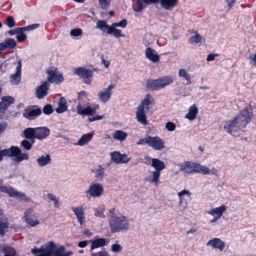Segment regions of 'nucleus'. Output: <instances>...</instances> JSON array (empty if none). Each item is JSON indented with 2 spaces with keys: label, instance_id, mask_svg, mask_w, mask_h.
I'll use <instances>...</instances> for the list:
<instances>
[{
  "label": "nucleus",
  "instance_id": "5fc2aeb1",
  "mask_svg": "<svg viewBox=\"0 0 256 256\" xmlns=\"http://www.w3.org/2000/svg\"><path fill=\"white\" fill-rule=\"evenodd\" d=\"M178 76L180 77H183L186 80L190 78V75L186 72L184 69H180L178 71Z\"/></svg>",
  "mask_w": 256,
  "mask_h": 256
},
{
  "label": "nucleus",
  "instance_id": "412c9836",
  "mask_svg": "<svg viewBox=\"0 0 256 256\" xmlns=\"http://www.w3.org/2000/svg\"><path fill=\"white\" fill-rule=\"evenodd\" d=\"M114 84H110L106 88L103 89L99 92L98 96L103 102H108L112 95V90L114 88Z\"/></svg>",
  "mask_w": 256,
  "mask_h": 256
},
{
  "label": "nucleus",
  "instance_id": "aec40b11",
  "mask_svg": "<svg viewBox=\"0 0 256 256\" xmlns=\"http://www.w3.org/2000/svg\"><path fill=\"white\" fill-rule=\"evenodd\" d=\"M50 134V130L46 126L36 128L35 138L42 140L46 138Z\"/></svg>",
  "mask_w": 256,
  "mask_h": 256
},
{
  "label": "nucleus",
  "instance_id": "774afa93",
  "mask_svg": "<svg viewBox=\"0 0 256 256\" xmlns=\"http://www.w3.org/2000/svg\"><path fill=\"white\" fill-rule=\"evenodd\" d=\"M103 116H94L89 118L88 119H89V120L90 122H94V121H96V120H102L103 118Z\"/></svg>",
  "mask_w": 256,
  "mask_h": 256
},
{
  "label": "nucleus",
  "instance_id": "473e14b6",
  "mask_svg": "<svg viewBox=\"0 0 256 256\" xmlns=\"http://www.w3.org/2000/svg\"><path fill=\"white\" fill-rule=\"evenodd\" d=\"M226 210V206L222 204L218 208L211 209L208 213L213 216H218L220 218Z\"/></svg>",
  "mask_w": 256,
  "mask_h": 256
},
{
  "label": "nucleus",
  "instance_id": "f8f14e48",
  "mask_svg": "<svg viewBox=\"0 0 256 256\" xmlns=\"http://www.w3.org/2000/svg\"><path fill=\"white\" fill-rule=\"evenodd\" d=\"M104 188L100 184H92L88 190L86 192V197L90 198L92 197H99L103 193Z\"/></svg>",
  "mask_w": 256,
  "mask_h": 256
},
{
  "label": "nucleus",
  "instance_id": "ea45409f",
  "mask_svg": "<svg viewBox=\"0 0 256 256\" xmlns=\"http://www.w3.org/2000/svg\"><path fill=\"white\" fill-rule=\"evenodd\" d=\"M92 172L95 174L94 177L98 180H101L103 178L104 170L100 165L98 166V169L92 170Z\"/></svg>",
  "mask_w": 256,
  "mask_h": 256
},
{
  "label": "nucleus",
  "instance_id": "79ce46f5",
  "mask_svg": "<svg viewBox=\"0 0 256 256\" xmlns=\"http://www.w3.org/2000/svg\"><path fill=\"white\" fill-rule=\"evenodd\" d=\"M94 216L100 218H104L105 215L104 214V207L103 206H101L98 208H94Z\"/></svg>",
  "mask_w": 256,
  "mask_h": 256
},
{
  "label": "nucleus",
  "instance_id": "cd10ccee",
  "mask_svg": "<svg viewBox=\"0 0 256 256\" xmlns=\"http://www.w3.org/2000/svg\"><path fill=\"white\" fill-rule=\"evenodd\" d=\"M136 114L137 120L138 122L142 124L143 126H144L148 125V122L146 120V116L144 113V109H142V108H140L138 107Z\"/></svg>",
  "mask_w": 256,
  "mask_h": 256
},
{
  "label": "nucleus",
  "instance_id": "a878e982",
  "mask_svg": "<svg viewBox=\"0 0 256 256\" xmlns=\"http://www.w3.org/2000/svg\"><path fill=\"white\" fill-rule=\"evenodd\" d=\"M207 246H212L213 248H218L222 251L225 246L224 242L218 238H214L208 241L206 244Z\"/></svg>",
  "mask_w": 256,
  "mask_h": 256
},
{
  "label": "nucleus",
  "instance_id": "e433bc0d",
  "mask_svg": "<svg viewBox=\"0 0 256 256\" xmlns=\"http://www.w3.org/2000/svg\"><path fill=\"white\" fill-rule=\"evenodd\" d=\"M93 136V133H88L83 134L77 142V144L79 146H83L85 144L92 139Z\"/></svg>",
  "mask_w": 256,
  "mask_h": 256
},
{
  "label": "nucleus",
  "instance_id": "dca6fc26",
  "mask_svg": "<svg viewBox=\"0 0 256 256\" xmlns=\"http://www.w3.org/2000/svg\"><path fill=\"white\" fill-rule=\"evenodd\" d=\"M164 142L160 137L150 136L148 146L155 150H160L164 148Z\"/></svg>",
  "mask_w": 256,
  "mask_h": 256
},
{
  "label": "nucleus",
  "instance_id": "f3484780",
  "mask_svg": "<svg viewBox=\"0 0 256 256\" xmlns=\"http://www.w3.org/2000/svg\"><path fill=\"white\" fill-rule=\"evenodd\" d=\"M152 4H158V0H136L134 10L136 12H140Z\"/></svg>",
  "mask_w": 256,
  "mask_h": 256
},
{
  "label": "nucleus",
  "instance_id": "6e6552de",
  "mask_svg": "<svg viewBox=\"0 0 256 256\" xmlns=\"http://www.w3.org/2000/svg\"><path fill=\"white\" fill-rule=\"evenodd\" d=\"M74 74L82 78L84 83L90 84L92 82L94 72L92 70L80 67L75 69Z\"/></svg>",
  "mask_w": 256,
  "mask_h": 256
},
{
  "label": "nucleus",
  "instance_id": "8fccbe9b",
  "mask_svg": "<svg viewBox=\"0 0 256 256\" xmlns=\"http://www.w3.org/2000/svg\"><path fill=\"white\" fill-rule=\"evenodd\" d=\"M4 100V103L8 107L14 102V98L12 96H4L2 98Z\"/></svg>",
  "mask_w": 256,
  "mask_h": 256
},
{
  "label": "nucleus",
  "instance_id": "a18cd8bd",
  "mask_svg": "<svg viewBox=\"0 0 256 256\" xmlns=\"http://www.w3.org/2000/svg\"><path fill=\"white\" fill-rule=\"evenodd\" d=\"M122 30L119 29H116L111 30H110L109 31H108V34H112L115 38H118V37H124V35L122 34L121 33Z\"/></svg>",
  "mask_w": 256,
  "mask_h": 256
},
{
  "label": "nucleus",
  "instance_id": "c85d7f7f",
  "mask_svg": "<svg viewBox=\"0 0 256 256\" xmlns=\"http://www.w3.org/2000/svg\"><path fill=\"white\" fill-rule=\"evenodd\" d=\"M178 0H158L161 6L165 10H171L176 6Z\"/></svg>",
  "mask_w": 256,
  "mask_h": 256
},
{
  "label": "nucleus",
  "instance_id": "052dcab7",
  "mask_svg": "<svg viewBox=\"0 0 256 256\" xmlns=\"http://www.w3.org/2000/svg\"><path fill=\"white\" fill-rule=\"evenodd\" d=\"M149 138L150 136H147L145 138L140 139L137 142V144L138 145H143L145 144H149Z\"/></svg>",
  "mask_w": 256,
  "mask_h": 256
},
{
  "label": "nucleus",
  "instance_id": "393cba45",
  "mask_svg": "<svg viewBox=\"0 0 256 256\" xmlns=\"http://www.w3.org/2000/svg\"><path fill=\"white\" fill-rule=\"evenodd\" d=\"M92 243L90 251L92 252L95 248L107 246L108 240L105 238H98L90 240Z\"/></svg>",
  "mask_w": 256,
  "mask_h": 256
},
{
  "label": "nucleus",
  "instance_id": "7c9ffc66",
  "mask_svg": "<svg viewBox=\"0 0 256 256\" xmlns=\"http://www.w3.org/2000/svg\"><path fill=\"white\" fill-rule=\"evenodd\" d=\"M51 160L50 156L48 154L42 155L36 159V162L40 167H44L50 164Z\"/></svg>",
  "mask_w": 256,
  "mask_h": 256
},
{
  "label": "nucleus",
  "instance_id": "0e129e2a",
  "mask_svg": "<svg viewBox=\"0 0 256 256\" xmlns=\"http://www.w3.org/2000/svg\"><path fill=\"white\" fill-rule=\"evenodd\" d=\"M119 27L124 28L127 25V20L126 19H122L120 22H118Z\"/></svg>",
  "mask_w": 256,
  "mask_h": 256
},
{
  "label": "nucleus",
  "instance_id": "338daca9",
  "mask_svg": "<svg viewBox=\"0 0 256 256\" xmlns=\"http://www.w3.org/2000/svg\"><path fill=\"white\" fill-rule=\"evenodd\" d=\"M218 56V54H208L206 58V60L208 62H210L214 60L216 56Z\"/></svg>",
  "mask_w": 256,
  "mask_h": 256
},
{
  "label": "nucleus",
  "instance_id": "7ed1b4c3",
  "mask_svg": "<svg viewBox=\"0 0 256 256\" xmlns=\"http://www.w3.org/2000/svg\"><path fill=\"white\" fill-rule=\"evenodd\" d=\"M180 170L187 174L202 173L203 174H208L210 171L206 167L189 161L182 164L180 166Z\"/></svg>",
  "mask_w": 256,
  "mask_h": 256
},
{
  "label": "nucleus",
  "instance_id": "9d476101",
  "mask_svg": "<svg viewBox=\"0 0 256 256\" xmlns=\"http://www.w3.org/2000/svg\"><path fill=\"white\" fill-rule=\"evenodd\" d=\"M0 191L2 192L7 194L11 198H16L18 199L25 198L26 200L27 199L25 194L20 192H18L14 188L11 186H0Z\"/></svg>",
  "mask_w": 256,
  "mask_h": 256
},
{
  "label": "nucleus",
  "instance_id": "20e7f679",
  "mask_svg": "<svg viewBox=\"0 0 256 256\" xmlns=\"http://www.w3.org/2000/svg\"><path fill=\"white\" fill-rule=\"evenodd\" d=\"M172 82L170 76H163L156 80H148L146 82L148 89L157 90L163 88L164 86Z\"/></svg>",
  "mask_w": 256,
  "mask_h": 256
},
{
  "label": "nucleus",
  "instance_id": "c756f323",
  "mask_svg": "<svg viewBox=\"0 0 256 256\" xmlns=\"http://www.w3.org/2000/svg\"><path fill=\"white\" fill-rule=\"evenodd\" d=\"M154 50L150 47L146 48L145 52L146 56L153 62H156L159 61L160 56L158 55L154 54Z\"/></svg>",
  "mask_w": 256,
  "mask_h": 256
},
{
  "label": "nucleus",
  "instance_id": "9b49d317",
  "mask_svg": "<svg viewBox=\"0 0 256 256\" xmlns=\"http://www.w3.org/2000/svg\"><path fill=\"white\" fill-rule=\"evenodd\" d=\"M0 191L2 192L7 194L11 198H16L18 199L25 198L26 200L27 199L25 194L20 192H18L14 188L11 186H0Z\"/></svg>",
  "mask_w": 256,
  "mask_h": 256
},
{
  "label": "nucleus",
  "instance_id": "49530a36",
  "mask_svg": "<svg viewBox=\"0 0 256 256\" xmlns=\"http://www.w3.org/2000/svg\"><path fill=\"white\" fill-rule=\"evenodd\" d=\"M43 112L46 115H49L52 114L54 112V110L52 104H46L45 105L42 109Z\"/></svg>",
  "mask_w": 256,
  "mask_h": 256
},
{
  "label": "nucleus",
  "instance_id": "4c0bfd02",
  "mask_svg": "<svg viewBox=\"0 0 256 256\" xmlns=\"http://www.w3.org/2000/svg\"><path fill=\"white\" fill-rule=\"evenodd\" d=\"M96 28L101 30L103 32L108 34V31L110 26L108 25L106 22L103 20H98L96 22Z\"/></svg>",
  "mask_w": 256,
  "mask_h": 256
},
{
  "label": "nucleus",
  "instance_id": "bf43d9fd",
  "mask_svg": "<svg viewBox=\"0 0 256 256\" xmlns=\"http://www.w3.org/2000/svg\"><path fill=\"white\" fill-rule=\"evenodd\" d=\"M122 250V246L119 244H114L112 246V250L114 252H118Z\"/></svg>",
  "mask_w": 256,
  "mask_h": 256
},
{
  "label": "nucleus",
  "instance_id": "603ef678",
  "mask_svg": "<svg viewBox=\"0 0 256 256\" xmlns=\"http://www.w3.org/2000/svg\"><path fill=\"white\" fill-rule=\"evenodd\" d=\"M82 33V30L80 28H76L70 30V34L72 36H80Z\"/></svg>",
  "mask_w": 256,
  "mask_h": 256
},
{
  "label": "nucleus",
  "instance_id": "de8ad7c7",
  "mask_svg": "<svg viewBox=\"0 0 256 256\" xmlns=\"http://www.w3.org/2000/svg\"><path fill=\"white\" fill-rule=\"evenodd\" d=\"M6 24L10 28H13L15 26L16 21L12 16H9L6 18Z\"/></svg>",
  "mask_w": 256,
  "mask_h": 256
},
{
  "label": "nucleus",
  "instance_id": "b1692460",
  "mask_svg": "<svg viewBox=\"0 0 256 256\" xmlns=\"http://www.w3.org/2000/svg\"><path fill=\"white\" fill-rule=\"evenodd\" d=\"M21 70L22 63L21 60L18 62V66L16 67V72L15 74H12L10 77V81L13 85H16L20 83L21 80Z\"/></svg>",
  "mask_w": 256,
  "mask_h": 256
},
{
  "label": "nucleus",
  "instance_id": "bb28decb",
  "mask_svg": "<svg viewBox=\"0 0 256 256\" xmlns=\"http://www.w3.org/2000/svg\"><path fill=\"white\" fill-rule=\"evenodd\" d=\"M154 104V97L150 94L146 95L144 98L142 100L140 104L138 106V108H142L144 110L146 108L147 110H149L148 106L150 104Z\"/></svg>",
  "mask_w": 256,
  "mask_h": 256
},
{
  "label": "nucleus",
  "instance_id": "0eeeda50",
  "mask_svg": "<svg viewBox=\"0 0 256 256\" xmlns=\"http://www.w3.org/2000/svg\"><path fill=\"white\" fill-rule=\"evenodd\" d=\"M236 119L240 128L243 129L246 125L251 120V115L246 108L240 110L238 115L234 118Z\"/></svg>",
  "mask_w": 256,
  "mask_h": 256
},
{
  "label": "nucleus",
  "instance_id": "58836bf2",
  "mask_svg": "<svg viewBox=\"0 0 256 256\" xmlns=\"http://www.w3.org/2000/svg\"><path fill=\"white\" fill-rule=\"evenodd\" d=\"M128 134H127L121 130H117L113 134V138L120 142H122L126 140Z\"/></svg>",
  "mask_w": 256,
  "mask_h": 256
},
{
  "label": "nucleus",
  "instance_id": "72a5a7b5",
  "mask_svg": "<svg viewBox=\"0 0 256 256\" xmlns=\"http://www.w3.org/2000/svg\"><path fill=\"white\" fill-rule=\"evenodd\" d=\"M72 211L76 215V218L80 224L82 225L85 222V218L84 216V212L82 208H74L72 209Z\"/></svg>",
  "mask_w": 256,
  "mask_h": 256
},
{
  "label": "nucleus",
  "instance_id": "c03bdc74",
  "mask_svg": "<svg viewBox=\"0 0 256 256\" xmlns=\"http://www.w3.org/2000/svg\"><path fill=\"white\" fill-rule=\"evenodd\" d=\"M34 142L33 140L30 142L28 140H24L20 142V146L23 147L26 150H30L32 148V144Z\"/></svg>",
  "mask_w": 256,
  "mask_h": 256
},
{
  "label": "nucleus",
  "instance_id": "864d4df0",
  "mask_svg": "<svg viewBox=\"0 0 256 256\" xmlns=\"http://www.w3.org/2000/svg\"><path fill=\"white\" fill-rule=\"evenodd\" d=\"M91 256H110L106 250H103L96 252H91Z\"/></svg>",
  "mask_w": 256,
  "mask_h": 256
},
{
  "label": "nucleus",
  "instance_id": "4be33fe9",
  "mask_svg": "<svg viewBox=\"0 0 256 256\" xmlns=\"http://www.w3.org/2000/svg\"><path fill=\"white\" fill-rule=\"evenodd\" d=\"M22 219L30 226L34 227L39 224V221L36 220L35 216L32 214L31 210H28L24 212Z\"/></svg>",
  "mask_w": 256,
  "mask_h": 256
},
{
  "label": "nucleus",
  "instance_id": "09e8293b",
  "mask_svg": "<svg viewBox=\"0 0 256 256\" xmlns=\"http://www.w3.org/2000/svg\"><path fill=\"white\" fill-rule=\"evenodd\" d=\"M111 0H99V4L101 8L103 10L107 9L110 4Z\"/></svg>",
  "mask_w": 256,
  "mask_h": 256
},
{
  "label": "nucleus",
  "instance_id": "a19ab883",
  "mask_svg": "<svg viewBox=\"0 0 256 256\" xmlns=\"http://www.w3.org/2000/svg\"><path fill=\"white\" fill-rule=\"evenodd\" d=\"M8 227V222L6 220L5 222L2 218H0V236H3L5 234L6 229Z\"/></svg>",
  "mask_w": 256,
  "mask_h": 256
},
{
  "label": "nucleus",
  "instance_id": "39448f33",
  "mask_svg": "<svg viewBox=\"0 0 256 256\" xmlns=\"http://www.w3.org/2000/svg\"><path fill=\"white\" fill-rule=\"evenodd\" d=\"M5 156L14 157V161L16 162L19 163L24 160L28 159V155L26 153H22L20 148L16 146H12L10 148H5Z\"/></svg>",
  "mask_w": 256,
  "mask_h": 256
},
{
  "label": "nucleus",
  "instance_id": "f704fd0d",
  "mask_svg": "<svg viewBox=\"0 0 256 256\" xmlns=\"http://www.w3.org/2000/svg\"><path fill=\"white\" fill-rule=\"evenodd\" d=\"M24 137L27 140L35 138L36 128H28L23 131Z\"/></svg>",
  "mask_w": 256,
  "mask_h": 256
},
{
  "label": "nucleus",
  "instance_id": "13d9d810",
  "mask_svg": "<svg viewBox=\"0 0 256 256\" xmlns=\"http://www.w3.org/2000/svg\"><path fill=\"white\" fill-rule=\"evenodd\" d=\"M8 108V106L4 103V100L2 98V101L0 102V112L3 114L4 113Z\"/></svg>",
  "mask_w": 256,
  "mask_h": 256
},
{
  "label": "nucleus",
  "instance_id": "2eb2a0df",
  "mask_svg": "<svg viewBox=\"0 0 256 256\" xmlns=\"http://www.w3.org/2000/svg\"><path fill=\"white\" fill-rule=\"evenodd\" d=\"M111 160L116 164H126L130 158L126 154H121L119 152H110Z\"/></svg>",
  "mask_w": 256,
  "mask_h": 256
},
{
  "label": "nucleus",
  "instance_id": "1a4fd4ad",
  "mask_svg": "<svg viewBox=\"0 0 256 256\" xmlns=\"http://www.w3.org/2000/svg\"><path fill=\"white\" fill-rule=\"evenodd\" d=\"M42 114V110L37 105L30 106L26 107L22 114L23 116L28 120H34Z\"/></svg>",
  "mask_w": 256,
  "mask_h": 256
},
{
  "label": "nucleus",
  "instance_id": "4d7b16f0",
  "mask_svg": "<svg viewBox=\"0 0 256 256\" xmlns=\"http://www.w3.org/2000/svg\"><path fill=\"white\" fill-rule=\"evenodd\" d=\"M27 36L24 33H19L16 36V38L18 42H22L25 40Z\"/></svg>",
  "mask_w": 256,
  "mask_h": 256
},
{
  "label": "nucleus",
  "instance_id": "680f3d73",
  "mask_svg": "<svg viewBox=\"0 0 256 256\" xmlns=\"http://www.w3.org/2000/svg\"><path fill=\"white\" fill-rule=\"evenodd\" d=\"M18 29V28H16L14 29L10 30L8 32V33L10 36H14L16 34H18L19 33H20V30Z\"/></svg>",
  "mask_w": 256,
  "mask_h": 256
},
{
  "label": "nucleus",
  "instance_id": "69168bd1",
  "mask_svg": "<svg viewBox=\"0 0 256 256\" xmlns=\"http://www.w3.org/2000/svg\"><path fill=\"white\" fill-rule=\"evenodd\" d=\"M152 158H153L149 156H145L144 163L147 166L150 164L152 165Z\"/></svg>",
  "mask_w": 256,
  "mask_h": 256
},
{
  "label": "nucleus",
  "instance_id": "3c124183",
  "mask_svg": "<svg viewBox=\"0 0 256 256\" xmlns=\"http://www.w3.org/2000/svg\"><path fill=\"white\" fill-rule=\"evenodd\" d=\"M3 251L4 252V256H19L18 254L14 249H4Z\"/></svg>",
  "mask_w": 256,
  "mask_h": 256
},
{
  "label": "nucleus",
  "instance_id": "6e6d98bb",
  "mask_svg": "<svg viewBox=\"0 0 256 256\" xmlns=\"http://www.w3.org/2000/svg\"><path fill=\"white\" fill-rule=\"evenodd\" d=\"M176 125L172 122H168L166 124V128L170 132H172L176 129Z\"/></svg>",
  "mask_w": 256,
  "mask_h": 256
},
{
  "label": "nucleus",
  "instance_id": "c9c22d12",
  "mask_svg": "<svg viewBox=\"0 0 256 256\" xmlns=\"http://www.w3.org/2000/svg\"><path fill=\"white\" fill-rule=\"evenodd\" d=\"M198 109L195 105L190 108L188 113L186 115L185 118L190 120H192L196 118Z\"/></svg>",
  "mask_w": 256,
  "mask_h": 256
},
{
  "label": "nucleus",
  "instance_id": "f257e3e1",
  "mask_svg": "<svg viewBox=\"0 0 256 256\" xmlns=\"http://www.w3.org/2000/svg\"><path fill=\"white\" fill-rule=\"evenodd\" d=\"M31 252L36 256H72L74 254L72 251L66 252L63 246H58L53 241L44 243L40 248L34 247Z\"/></svg>",
  "mask_w": 256,
  "mask_h": 256
},
{
  "label": "nucleus",
  "instance_id": "2f4dec72",
  "mask_svg": "<svg viewBox=\"0 0 256 256\" xmlns=\"http://www.w3.org/2000/svg\"><path fill=\"white\" fill-rule=\"evenodd\" d=\"M68 110V106L66 100L61 97L58 102V107L56 109L58 114H62Z\"/></svg>",
  "mask_w": 256,
  "mask_h": 256
},
{
  "label": "nucleus",
  "instance_id": "e2e57ef3",
  "mask_svg": "<svg viewBox=\"0 0 256 256\" xmlns=\"http://www.w3.org/2000/svg\"><path fill=\"white\" fill-rule=\"evenodd\" d=\"M8 124L6 122L0 124V135L7 128Z\"/></svg>",
  "mask_w": 256,
  "mask_h": 256
},
{
  "label": "nucleus",
  "instance_id": "f03ea898",
  "mask_svg": "<svg viewBox=\"0 0 256 256\" xmlns=\"http://www.w3.org/2000/svg\"><path fill=\"white\" fill-rule=\"evenodd\" d=\"M110 228L112 232L126 231L130 228V224L127 218L122 215H113L109 222Z\"/></svg>",
  "mask_w": 256,
  "mask_h": 256
},
{
  "label": "nucleus",
  "instance_id": "4468645a",
  "mask_svg": "<svg viewBox=\"0 0 256 256\" xmlns=\"http://www.w3.org/2000/svg\"><path fill=\"white\" fill-rule=\"evenodd\" d=\"M46 72L48 74V81L50 83L55 82L56 84H58L64 80L62 74H58V68L54 70H48Z\"/></svg>",
  "mask_w": 256,
  "mask_h": 256
},
{
  "label": "nucleus",
  "instance_id": "a211bd4d",
  "mask_svg": "<svg viewBox=\"0 0 256 256\" xmlns=\"http://www.w3.org/2000/svg\"><path fill=\"white\" fill-rule=\"evenodd\" d=\"M50 84L47 82H44L38 86L36 90V96L38 99H42L46 96L48 92Z\"/></svg>",
  "mask_w": 256,
  "mask_h": 256
},
{
  "label": "nucleus",
  "instance_id": "5701e85b",
  "mask_svg": "<svg viewBox=\"0 0 256 256\" xmlns=\"http://www.w3.org/2000/svg\"><path fill=\"white\" fill-rule=\"evenodd\" d=\"M16 46V42L14 38H8L0 43V52L7 49H14Z\"/></svg>",
  "mask_w": 256,
  "mask_h": 256
},
{
  "label": "nucleus",
  "instance_id": "6ab92c4d",
  "mask_svg": "<svg viewBox=\"0 0 256 256\" xmlns=\"http://www.w3.org/2000/svg\"><path fill=\"white\" fill-rule=\"evenodd\" d=\"M238 126V124L236 119L234 118L232 120H229L226 123L224 129L226 132L232 134L234 132H236L239 130H242Z\"/></svg>",
  "mask_w": 256,
  "mask_h": 256
},
{
  "label": "nucleus",
  "instance_id": "37998d69",
  "mask_svg": "<svg viewBox=\"0 0 256 256\" xmlns=\"http://www.w3.org/2000/svg\"><path fill=\"white\" fill-rule=\"evenodd\" d=\"M202 40L201 36L197 32H195V34L192 36L188 39V41L190 44H198Z\"/></svg>",
  "mask_w": 256,
  "mask_h": 256
},
{
  "label": "nucleus",
  "instance_id": "ddd939ff",
  "mask_svg": "<svg viewBox=\"0 0 256 256\" xmlns=\"http://www.w3.org/2000/svg\"><path fill=\"white\" fill-rule=\"evenodd\" d=\"M98 108V105H96L94 107L88 106L83 108L82 105L79 102L76 106V112L78 114L82 116H92L96 113V110Z\"/></svg>",
  "mask_w": 256,
  "mask_h": 256
},
{
  "label": "nucleus",
  "instance_id": "423d86ee",
  "mask_svg": "<svg viewBox=\"0 0 256 256\" xmlns=\"http://www.w3.org/2000/svg\"><path fill=\"white\" fill-rule=\"evenodd\" d=\"M152 166L155 169V170L152 172V178L150 179V182L158 186L160 182V172L166 168V165L164 162L155 158H152Z\"/></svg>",
  "mask_w": 256,
  "mask_h": 256
}]
</instances>
